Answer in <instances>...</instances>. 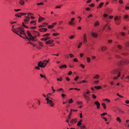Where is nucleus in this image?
I'll return each mask as SVG.
<instances>
[{
	"mask_svg": "<svg viewBox=\"0 0 129 129\" xmlns=\"http://www.w3.org/2000/svg\"><path fill=\"white\" fill-rule=\"evenodd\" d=\"M50 35V34L49 33H47L43 35L42 36L43 37H47Z\"/></svg>",
	"mask_w": 129,
	"mask_h": 129,
	"instance_id": "nucleus-27",
	"label": "nucleus"
},
{
	"mask_svg": "<svg viewBox=\"0 0 129 129\" xmlns=\"http://www.w3.org/2000/svg\"><path fill=\"white\" fill-rule=\"evenodd\" d=\"M27 34L28 35V36L29 37L28 40H31L32 41H34L35 40L34 39V38H33V36L31 33L30 32V31L29 30H28L27 32Z\"/></svg>",
	"mask_w": 129,
	"mask_h": 129,
	"instance_id": "nucleus-7",
	"label": "nucleus"
},
{
	"mask_svg": "<svg viewBox=\"0 0 129 129\" xmlns=\"http://www.w3.org/2000/svg\"><path fill=\"white\" fill-rule=\"evenodd\" d=\"M81 129H87L84 125H83L81 126H80Z\"/></svg>",
	"mask_w": 129,
	"mask_h": 129,
	"instance_id": "nucleus-28",
	"label": "nucleus"
},
{
	"mask_svg": "<svg viewBox=\"0 0 129 129\" xmlns=\"http://www.w3.org/2000/svg\"><path fill=\"white\" fill-rule=\"evenodd\" d=\"M99 22L98 21H97L96 22L94 23V26H96L99 25Z\"/></svg>",
	"mask_w": 129,
	"mask_h": 129,
	"instance_id": "nucleus-21",
	"label": "nucleus"
},
{
	"mask_svg": "<svg viewBox=\"0 0 129 129\" xmlns=\"http://www.w3.org/2000/svg\"><path fill=\"white\" fill-rule=\"evenodd\" d=\"M72 112H70L69 113V114L68 115V118L69 119H70V116L72 115Z\"/></svg>",
	"mask_w": 129,
	"mask_h": 129,
	"instance_id": "nucleus-33",
	"label": "nucleus"
},
{
	"mask_svg": "<svg viewBox=\"0 0 129 129\" xmlns=\"http://www.w3.org/2000/svg\"><path fill=\"white\" fill-rule=\"evenodd\" d=\"M100 48L101 49V51H105L107 49V47L106 46H102Z\"/></svg>",
	"mask_w": 129,
	"mask_h": 129,
	"instance_id": "nucleus-10",
	"label": "nucleus"
},
{
	"mask_svg": "<svg viewBox=\"0 0 129 129\" xmlns=\"http://www.w3.org/2000/svg\"><path fill=\"white\" fill-rule=\"evenodd\" d=\"M100 76L98 75H96L93 77V78L94 79H97L99 78Z\"/></svg>",
	"mask_w": 129,
	"mask_h": 129,
	"instance_id": "nucleus-29",
	"label": "nucleus"
},
{
	"mask_svg": "<svg viewBox=\"0 0 129 129\" xmlns=\"http://www.w3.org/2000/svg\"><path fill=\"white\" fill-rule=\"evenodd\" d=\"M77 121V120L76 118L73 119L70 121V123L72 124H75L76 123Z\"/></svg>",
	"mask_w": 129,
	"mask_h": 129,
	"instance_id": "nucleus-11",
	"label": "nucleus"
},
{
	"mask_svg": "<svg viewBox=\"0 0 129 129\" xmlns=\"http://www.w3.org/2000/svg\"><path fill=\"white\" fill-rule=\"evenodd\" d=\"M50 39V38L49 37H47L44 38H43L41 39V40L42 41H46L47 40H48Z\"/></svg>",
	"mask_w": 129,
	"mask_h": 129,
	"instance_id": "nucleus-14",
	"label": "nucleus"
},
{
	"mask_svg": "<svg viewBox=\"0 0 129 129\" xmlns=\"http://www.w3.org/2000/svg\"><path fill=\"white\" fill-rule=\"evenodd\" d=\"M80 66L83 69L85 67V65L82 64H80Z\"/></svg>",
	"mask_w": 129,
	"mask_h": 129,
	"instance_id": "nucleus-59",
	"label": "nucleus"
},
{
	"mask_svg": "<svg viewBox=\"0 0 129 129\" xmlns=\"http://www.w3.org/2000/svg\"><path fill=\"white\" fill-rule=\"evenodd\" d=\"M48 104H49L50 105V106L51 107H53L54 105V104L53 103V102L51 100L49 101Z\"/></svg>",
	"mask_w": 129,
	"mask_h": 129,
	"instance_id": "nucleus-17",
	"label": "nucleus"
},
{
	"mask_svg": "<svg viewBox=\"0 0 129 129\" xmlns=\"http://www.w3.org/2000/svg\"><path fill=\"white\" fill-rule=\"evenodd\" d=\"M115 57L117 58H120L121 57L120 55L118 54H115Z\"/></svg>",
	"mask_w": 129,
	"mask_h": 129,
	"instance_id": "nucleus-36",
	"label": "nucleus"
},
{
	"mask_svg": "<svg viewBox=\"0 0 129 129\" xmlns=\"http://www.w3.org/2000/svg\"><path fill=\"white\" fill-rule=\"evenodd\" d=\"M24 0H20L19 2V3L22 5H24Z\"/></svg>",
	"mask_w": 129,
	"mask_h": 129,
	"instance_id": "nucleus-23",
	"label": "nucleus"
},
{
	"mask_svg": "<svg viewBox=\"0 0 129 129\" xmlns=\"http://www.w3.org/2000/svg\"><path fill=\"white\" fill-rule=\"evenodd\" d=\"M60 90H62V92L63 93L64 92V91L63 90V89L62 88H60L57 90V91H58Z\"/></svg>",
	"mask_w": 129,
	"mask_h": 129,
	"instance_id": "nucleus-52",
	"label": "nucleus"
},
{
	"mask_svg": "<svg viewBox=\"0 0 129 129\" xmlns=\"http://www.w3.org/2000/svg\"><path fill=\"white\" fill-rule=\"evenodd\" d=\"M32 33L33 35H35L34 36L33 38L35 40L34 41H36L37 39H36L37 37H39L40 36V34L37 31H35L34 30H33L31 32Z\"/></svg>",
	"mask_w": 129,
	"mask_h": 129,
	"instance_id": "nucleus-5",
	"label": "nucleus"
},
{
	"mask_svg": "<svg viewBox=\"0 0 129 129\" xmlns=\"http://www.w3.org/2000/svg\"><path fill=\"white\" fill-rule=\"evenodd\" d=\"M54 26L53 25H50L48 26V28L51 29Z\"/></svg>",
	"mask_w": 129,
	"mask_h": 129,
	"instance_id": "nucleus-37",
	"label": "nucleus"
},
{
	"mask_svg": "<svg viewBox=\"0 0 129 129\" xmlns=\"http://www.w3.org/2000/svg\"><path fill=\"white\" fill-rule=\"evenodd\" d=\"M82 42H80L78 46V48H80L81 46L82 45Z\"/></svg>",
	"mask_w": 129,
	"mask_h": 129,
	"instance_id": "nucleus-41",
	"label": "nucleus"
},
{
	"mask_svg": "<svg viewBox=\"0 0 129 129\" xmlns=\"http://www.w3.org/2000/svg\"><path fill=\"white\" fill-rule=\"evenodd\" d=\"M91 35L93 37L95 38H96L98 36L97 34L94 33H91Z\"/></svg>",
	"mask_w": 129,
	"mask_h": 129,
	"instance_id": "nucleus-16",
	"label": "nucleus"
},
{
	"mask_svg": "<svg viewBox=\"0 0 129 129\" xmlns=\"http://www.w3.org/2000/svg\"><path fill=\"white\" fill-rule=\"evenodd\" d=\"M59 35V33H56L53 34H52V35L53 36H58Z\"/></svg>",
	"mask_w": 129,
	"mask_h": 129,
	"instance_id": "nucleus-35",
	"label": "nucleus"
},
{
	"mask_svg": "<svg viewBox=\"0 0 129 129\" xmlns=\"http://www.w3.org/2000/svg\"><path fill=\"white\" fill-rule=\"evenodd\" d=\"M73 111L74 112H76L77 111V110L76 109H71L70 110V112H72V111Z\"/></svg>",
	"mask_w": 129,
	"mask_h": 129,
	"instance_id": "nucleus-58",
	"label": "nucleus"
},
{
	"mask_svg": "<svg viewBox=\"0 0 129 129\" xmlns=\"http://www.w3.org/2000/svg\"><path fill=\"white\" fill-rule=\"evenodd\" d=\"M117 47L120 50H121L122 49L123 47L122 46L120 45H117Z\"/></svg>",
	"mask_w": 129,
	"mask_h": 129,
	"instance_id": "nucleus-26",
	"label": "nucleus"
},
{
	"mask_svg": "<svg viewBox=\"0 0 129 129\" xmlns=\"http://www.w3.org/2000/svg\"><path fill=\"white\" fill-rule=\"evenodd\" d=\"M81 124L82 123L81 122L78 121L77 124V126H80Z\"/></svg>",
	"mask_w": 129,
	"mask_h": 129,
	"instance_id": "nucleus-57",
	"label": "nucleus"
},
{
	"mask_svg": "<svg viewBox=\"0 0 129 129\" xmlns=\"http://www.w3.org/2000/svg\"><path fill=\"white\" fill-rule=\"evenodd\" d=\"M125 45L127 47H129V41L126 42L125 44Z\"/></svg>",
	"mask_w": 129,
	"mask_h": 129,
	"instance_id": "nucleus-32",
	"label": "nucleus"
},
{
	"mask_svg": "<svg viewBox=\"0 0 129 129\" xmlns=\"http://www.w3.org/2000/svg\"><path fill=\"white\" fill-rule=\"evenodd\" d=\"M129 63V60L127 59H125L123 60L120 61L117 64L119 66H123L124 64H127Z\"/></svg>",
	"mask_w": 129,
	"mask_h": 129,
	"instance_id": "nucleus-4",
	"label": "nucleus"
},
{
	"mask_svg": "<svg viewBox=\"0 0 129 129\" xmlns=\"http://www.w3.org/2000/svg\"><path fill=\"white\" fill-rule=\"evenodd\" d=\"M108 42L109 43H111L112 42V40H108Z\"/></svg>",
	"mask_w": 129,
	"mask_h": 129,
	"instance_id": "nucleus-64",
	"label": "nucleus"
},
{
	"mask_svg": "<svg viewBox=\"0 0 129 129\" xmlns=\"http://www.w3.org/2000/svg\"><path fill=\"white\" fill-rule=\"evenodd\" d=\"M26 13H20L19 14H20L21 15L23 16L24 15H26Z\"/></svg>",
	"mask_w": 129,
	"mask_h": 129,
	"instance_id": "nucleus-61",
	"label": "nucleus"
},
{
	"mask_svg": "<svg viewBox=\"0 0 129 129\" xmlns=\"http://www.w3.org/2000/svg\"><path fill=\"white\" fill-rule=\"evenodd\" d=\"M107 114V113L104 112L103 113L101 114L100 115L102 116H104L105 115Z\"/></svg>",
	"mask_w": 129,
	"mask_h": 129,
	"instance_id": "nucleus-56",
	"label": "nucleus"
},
{
	"mask_svg": "<svg viewBox=\"0 0 129 129\" xmlns=\"http://www.w3.org/2000/svg\"><path fill=\"white\" fill-rule=\"evenodd\" d=\"M102 106L103 107L104 109H105L106 108V105L104 103H102Z\"/></svg>",
	"mask_w": 129,
	"mask_h": 129,
	"instance_id": "nucleus-39",
	"label": "nucleus"
},
{
	"mask_svg": "<svg viewBox=\"0 0 129 129\" xmlns=\"http://www.w3.org/2000/svg\"><path fill=\"white\" fill-rule=\"evenodd\" d=\"M62 80V79L61 77H60L59 78L57 79V80L58 81H61Z\"/></svg>",
	"mask_w": 129,
	"mask_h": 129,
	"instance_id": "nucleus-45",
	"label": "nucleus"
},
{
	"mask_svg": "<svg viewBox=\"0 0 129 129\" xmlns=\"http://www.w3.org/2000/svg\"><path fill=\"white\" fill-rule=\"evenodd\" d=\"M39 45L41 46L42 47L43 46V43L41 42H39Z\"/></svg>",
	"mask_w": 129,
	"mask_h": 129,
	"instance_id": "nucleus-50",
	"label": "nucleus"
},
{
	"mask_svg": "<svg viewBox=\"0 0 129 129\" xmlns=\"http://www.w3.org/2000/svg\"><path fill=\"white\" fill-rule=\"evenodd\" d=\"M121 35L123 36H124L125 35V33L123 32H122L120 33Z\"/></svg>",
	"mask_w": 129,
	"mask_h": 129,
	"instance_id": "nucleus-46",
	"label": "nucleus"
},
{
	"mask_svg": "<svg viewBox=\"0 0 129 129\" xmlns=\"http://www.w3.org/2000/svg\"><path fill=\"white\" fill-rule=\"evenodd\" d=\"M111 73L114 75L117 74L118 77H119L120 75V72L119 69H116L112 70Z\"/></svg>",
	"mask_w": 129,
	"mask_h": 129,
	"instance_id": "nucleus-3",
	"label": "nucleus"
},
{
	"mask_svg": "<svg viewBox=\"0 0 129 129\" xmlns=\"http://www.w3.org/2000/svg\"><path fill=\"white\" fill-rule=\"evenodd\" d=\"M73 100L72 99H69V103H73Z\"/></svg>",
	"mask_w": 129,
	"mask_h": 129,
	"instance_id": "nucleus-42",
	"label": "nucleus"
},
{
	"mask_svg": "<svg viewBox=\"0 0 129 129\" xmlns=\"http://www.w3.org/2000/svg\"><path fill=\"white\" fill-rule=\"evenodd\" d=\"M47 28H41L40 29H39L40 31L41 32H46L47 30Z\"/></svg>",
	"mask_w": 129,
	"mask_h": 129,
	"instance_id": "nucleus-13",
	"label": "nucleus"
},
{
	"mask_svg": "<svg viewBox=\"0 0 129 129\" xmlns=\"http://www.w3.org/2000/svg\"><path fill=\"white\" fill-rule=\"evenodd\" d=\"M118 110L119 111V113L121 114H123L124 112V111L120 109H118Z\"/></svg>",
	"mask_w": 129,
	"mask_h": 129,
	"instance_id": "nucleus-25",
	"label": "nucleus"
},
{
	"mask_svg": "<svg viewBox=\"0 0 129 129\" xmlns=\"http://www.w3.org/2000/svg\"><path fill=\"white\" fill-rule=\"evenodd\" d=\"M25 17L26 18H25L24 20V22L25 24H27L28 23V21L29 20L30 18L28 16H26Z\"/></svg>",
	"mask_w": 129,
	"mask_h": 129,
	"instance_id": "nucleus-8",
	"label": "nucleus"
},
{
	"mask_svg": "<svg viewBox=\"0 0 129 129\" xmlns=\"http://www.w3.org/2000/svg\"><path fill=\"white\" fill-rule=\"evenodd\" d=\"M40 76L42 78H44L45 79H46V76L44 75L43 76V74H40Z\"/></svg>",
	"mask_w": 129,
	"mask_h": 129,
	"instance_id": "nucleus-44",
	"label": "nucleus"
},
{
	"mask_svg": "<svg viewBox=\"0 0 129 129\" xmlns=\"http://www.w3.org/2000/svg\"><path fill=\"white\" fill-rule=\"evenodd\" d=\"M94 104L96 105L97 108L98 109H99L100 108V104L98 101H95L94 102Z\"/></svg>",
	"mask_w": 129,
	"mask_h": 129,
	"instance_id": "nucleus-9",
	"label": "nucleus"
},
{
	"mask_svg": "<svg viewBox=\"0 0 129 129\" xmlns=\"http://www.w3.org/2000/svg\"><path fill=\"white\" fill-rule=\"evenodd\" d=\"M87 61L88 63H89L91 60V58L90 57H88L86 58Z\"/></svg>",
	"mask_w": 129,
	"mask_h": 129,
	"instance_id": "nucleus-30",
	"label": "nucleus"
},
{
	"mask_svg": "<svg viewBox=\"0 0 129 129\" xmlns=\"http://www.w3.org/2000/svg\"><path fill=\"white\" fill-rule=\"evenodd\" d=\"M30 23L31 24H33V25H35L36 24L35 21H31Z\"/></svg>",
	"mask_w": 129,
	"mask_h": 129,
	"instance_id": "nucleus-48",
	"label": "nucleus"
},
{
	"mask_svg": "<svg viewBox=\"0 0 129 129\" xmlns=\"http://www.w3.org/2000/svg\"><path fill=\"white\" fill-rule=\"evenodd\" d=\"M67 67V66L66 64L62 65L59 67V68L60 69H62L63 68H66Z\"/></svg>",
	"mask_w": 129,
	"mask_h": 129,
	"instance_id": "nucleus-24",
	"label": "nucleus"
},
{
	"mask_svg": "<svg viewBox=\"0 0 129 129\" xmlns=\"http://www.w3.org/2000/svg\"><path fill=\"white\" fill-rule=\"evenodd\" d=\"M77 103L78 105H81L83 103L82 102H77Z\"/></svg>",
	"mask_w": 129,
	"mask_h": 129,
	"instance_id": "nucleus-60",
	"label": "nucleus"
},
{
	"mask_svg": "<svg viewBox=\"0 0 129 129\" xmlns=\"http://www.w3.org/2000/svg\"><path fill=\"white\" fill-rule=\"evenodd\" d=\"M83 39H87L86 34V33H84V34L83 36Z\"/></svg>",
	"mask_w": 129,
	"mask_h": 129,
	"instance_id": "nucleus-40",
	"label": "nucleus"
},
{
	"mask_svg": "<svg viewBox=\"0 0 129 129\" xmlns=\"http://www.w3.org/2000/svg\"><path fill=\"white\" fill-rule=\"evenodd\" d=\"M116 120L117 121L119 122V123H120L121 121V120L119 117H117Z\"/></svg>",
	"mask_w": 129,
	"mask_h": 129,
	"instance_id": "nucleus-31",
	"label": "nucleus"
},
{
	"mask_svg": "<svg viewBox=\"0 0 129 129\" xmlns=\"http://www.w3.org/2000/svg\"><path fill=\"white\" fill-rule=\"evenodd\" d=\"M49 97L47 98H46V100L47 101V104H48L50 100H49Z\"/></svg>",
	"mask_w": 129,
	"mask_h": 129,
	"instance_id": "nucleus-47",
	"label": "nucleus"
},
{
	"mask_svg": "<svg viewBox=\"0 0 129 129\" xmlns=\"http://www.w3.org/2000/svg\"><path fill=\"white\" fill-rule=\"evenodd\" d=\"M62 6V5H60L59 6H56L55 7L56 8H60L61 7V6Z\"/></svg>",
	"mask_w": 129,
	"mask_h": 129,
	"instance_id": "nucleus-51",
	"label": "nucleus"
},
{
	"mask_svg": "<svg viewBox=\"0 0 129 129\" xmlns=\"http://www.w3.org/2000/svg\"><path fill=\"white\" fill-rule=\"evenodd\" d=\"M12 30L18 35H19V34L24 35L26 39H28V38L26 36V34L24 32V28L21 27H19L16 29L14 28V29H12Z\"/></svg>",
	"mask_w": 129,
	"mask_h": 129,
	"instance_id": "nucleus-1",
	"label": "nucleus"
},
{
	"mask_svg": "<svg viewBox=\"0 0 129 129\" xmlns=\"http://www.w3.org/2000/svg\"><path fill=\"white\" fill-rule=\"evenodd\" d=\"M122 55L125 56L126 55H127L128 54V53H120Z\"/></svg>",
	"mask_w": 129,
	"mask_h": 129,
	"instance_id": "nucleus-38",
	"label": "nucleus"
},
{
	"mask_svg": "<svg viewBox=\"0 0 129 129\" xmlns=\"http://www.w3.org/2000/svg\"><path fill=\"white\" fill-rule=\"evenodd\" d=\"M37 4L38 5H43L44 4V3L43 2H40L39 3H37Z\"/></svg>",
	"mask_w": 129,
	"mask_h": 129,
	"instance_id": "nucleus-55",
	"label": "nucleus"
},
{
	"mask_svg": "<svg viewBox=\"0 0 129 129\" xmlns=\"http://www.w3.org/2000/svg\"><path fill=\"white\" fill-rule=\"evenodd\" d=\"M104 3L103 2L101 3L97 7V8H101L103 5Z\"/></svg>",
	"mask_w": 129,
	"mask_h": 129,
	"instance_id": "nucleus-22",
	"label": "nucleus"
},
{
	"mask_svg": "<svg viewBox=\"0 0 129 129\" xmlns=\"http://www.w3.org/2000/svg\"><path fill=\"white\" fill-rule=\"evenodd\" d=\"M87 39H83V42L85 44L86 43V42H87Z\"/></svg>",
	"mask_w": 129,
	"mask_h": 129,
	"instance_id": "nucleus-43",
	"label": "nucleus"
},
{
	"mask_svg": "<svg viewBox=\"0 0 129 129\" xmlns=\"http://www.w3.org/2000/svg\"><path fill=\"white\" fill-rule=\"evenodd\" d=\"M79 78V77L78 76H77L76 77H75L74 79V80L75 81H77V80Z\"/></svg>",
	"mask_w": 129,
	"mask_h": 129,
	"instance_id": "nucleus-63",
	"label": "nucleus"
},
{
	"mask_svg": "<svg viewBox=\"0 0 129 129\" xmlns=\"http://www.w3.org/2000/svg\"><path fill=\"white\" fill-rule=\"evenodd\" d=\"M75 20V18H72L71 19V21L69 22V25H72V22Z\"/></svg>",
	"mask_w": 129,
	"mask_h": 129,
	"instance_id": "nucleus-20",
	"label": "nucleus"
},
{
	"mask_svg": "<svg viewBox=\"0 0 129 129\" xmlns=\"http://www.w3.org/2000/svg\"><path fill=\"white\" fill-rule=\"evenodd\" d=\"M74 37L75 36L74 35H72L69 37V38L71 39H72L74 38Z\"/></svg>",
	"mask_w": 129,
	"mask_h": 129,
	"instance_id": "nucleus-53",
	"label": "nucleus"
},
{
	"mask_svg": "<svg viewBox=\"0 0 129 129\" xmlns=\"http://www.w3.org/2000/svg\"><path fill=\"white\" fill-rule=\"evenodd\" d=\"M94 88L97 89H99L102 88V87L100 86H95Z\"/></svg>",
	"mask_w": 129,
	"mask_h": 129,
	"instance_id": "nucleus-34",
	"label": "nucleus"
},
{
	"mask_svg": "<svg viewBox=\"0 0 129 129\" xmlns=\"http://www.w3.org/2000/svg\"><path fill=\"white\" fill-rule=\"evenodd\" d=\"M70 58H72L74 57V55L72 54H69Z\"/></svg>",
	"mask_w": 129,
	"mask_h": 129,
	"instance_id": "nucleus-54",
	"label": "nucleus"
},
{
	"mask_svg": "<svg viewBox=\"0 0 129 129\" xmlns=\"http://www.w3.org/2000/svg\"><path fill=\"white\" fill-rule=\"evenodd\" d=\"M104 101H106L108 102H110V101L107 99H105L103 100Z\"/></svg>",
	"mask_w": 129,
	"mask_h": 129,
	"instance_id": "nucleus-62",
	"label": "nucleus"
},
{
	"mask_svg": "<svg viewBox=\"0 0 129 129\" xmlns=\"http://www.w3.org/2000/svg\"><path fill=\"white\" fill-rule=\"evenodd\" d=\"M53 42V40H51L46 42V44L47 45L50 44L51 43H52Z\"/></svg>",
	"mask_w": 129,
	"mask_h": 129,
	"instance_id": "nucleus-15",
	"label": "nucleus"
},
{
	"mask_svg": "<svg viewBox=\"0 0 129 129\" xmlns=\"http://www.w3.org/2000/svg\"><path fill=\"white\" fill-rule=\"evenodd\" d=\"M103 16L104 18H106L108 16V15L106 14H104L103 15Z\"/></svg>",
	"mask_w": 129,
	"mask_h": 129,
	"instance_id": "nucleus-49",
	"label": "nucleus"
},
{
	"mask_svg": "<svg viewBox=\"0 0 129 129\" xmlns=\"http://www.w3.org/2000/svg\"><path fill=\"white\" fill-rule=\"evenodd\" d=\"M121 18V16H116L114 18V20L115 21V23L117 25H118L119 24L120 22V19Z\"/></svg>",
	"mask_w": 129,
	"mask_h": 129,
	"instance_id": "nucleus-6",
	"label": "nucleus"
},
{
	"mask_svg": "<svg viewBox=\"0 0 129 129\" xmlns=\"http://www.w3.org/2000/svg\"><path fill=\"white\" fill-rule=\"evenodd\" d=\"M39 16L38 20L39 22H41L42 21V20L45 19V18H44L40 16L39 15Z\"/></svg>",
	"mask_w": 129,
	"mask_h": 129,
	"instance_id": "nucleus-19",
	"label": "nucleus"
},
{
	"mask_svg": "<svg viewBox=\"0 0 129 129\" xmlns=\"http://www.w3.org/2000/svg\"><path fill=\"white\" fill-rule=\"evenodd\" d=\"M107 11L108 12V13L110 14L112 11V10L111 8H108L107 10Z\"/></svg>",
	"mask_w": 129,
	"mask_h": 129,
	"instance_id": "nucleus-18",
	"label": "nucleus"
},
{
	"mask_svg": "<svg viewBox=\"0 0 129 129\" xmlns=\"http://www.w3.org/2000/svg\"><path fill=\"white\" fill-rule=\"evenodd\" d=\"M83 96L86 100H89V96L86 95L85 93H84Z\"/></svg>",
	"mask_w": 129,
	"mask_h": 129,
	"instance_id": "nucleus-12",
	"label": "nucleus"
},
{
	"mask_svg": "<svg viewBox=\"0 0 129 129\" xmlns=\"http://www.w3.org/2000/svg\"><path fill=\"white\" fill-rule=\"evenodd\" d=\"M49 62V61L48 60H45L42 62L41 61H39L38 64V66L39 67L44 68L46 66L47 64Z\"/></svg>",
	"mask_w": 129,
	"mask_h": 129,
	"instance_id": "nucleus-2",
	"label": "nucleus"
}]
</instances>
